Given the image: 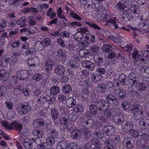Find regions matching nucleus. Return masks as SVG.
<instances>
[{
    "label": "nucleus",
    "instance_id": "obj_18",
    "mask_svg": "<svg viewBox=\"0 0 149 149\" xmlns=\"http://www.w3.org/2000/svg\"><path fill=\"white\" fill-rule=\"evenodd\" d=\"M10 77L9 73L6 72L4 69H2L0 70V80L3 81L7 80Z\"/></svg>",
    "mask_w": 149,
    "mask_h": 149
},
{
    "label": "nucleus",
    "instance_id": "obj_54",
    "mask_svg": "<svg viewBox=\"0 0 149 149\" xmlns=\"http://www.w3.org/2000/svg\"><path fill=\"white\" fill-rule=\"evenodd\" d=\"M77 146V145L76 143H71L66 147L65 149H76Z\"/></svg>",
    "mask_w": 149,
    "mask_h": 149
},
{
    "label": "nucleus",
    "instance_id": "obj_34",
    "mask_svg": "<svg viewBox=\"0 0 149 149\" xmlns=\"http://www.w3.org/2000/svg\"><path fill=\"white\" fill-rule=\"evenodd\" d=\"M112 47L108 44L104 45L102 48L103 51L106 53L109 52L112 50Z\"/></svg>",
    "mask_w": 149,
    "mask_h": 149
},
{
    "label": "nucleus",
    "instance_id": "obj_41",
    "mask_svg": "<svg viewBox=\"0 0 149 149\" xmlns=\"http://www.w3.org/2000/svg\"><path fill=\"white\" fill-rule=\"evenodd\" d=\"M83 36H84L82 35V34L78 31V32L74 35V37L77 40L81 42V40H82Z\"/></svg>",
    "mask_w": 149,
    "mask_h": 149
},
{
    "label": "nucleus",
    "instance_id": "obj_55",
    "mask_svg": "<svg viewBox=\"0 0 149 149\" xmlns=\"http://www.w3.org/2000/svg\"><path fill=\"white\" fill-rule=\"evenodd\" d=\"M31 12L35 13H36L37 12V10L33 8H26L24 10L23 12L24 13H26L28 12Z\"/></svg>",
    "mask_w": 149,
    "mask_h": 149
},
{
    "label": "nucleus",
    "instance_id": "obj_30",
    "mask_svg": "<svg viewBox=\"0 0 149 149\" xmlns=\"http://www.w3.org/2000/svg\"><path fill=\"white\" fill-rule=\"evenodd\" d=\"M60 91V88L56 86L52 87L50 89V92L51 93L53 94L54 95H52V97L54 96L56 97L55 95L58 94Z\"/></svg>",
    "mask_w": 149,
    "mask_h": 149
},
{
    "label": "nucleus",
    "instance_id": "obj_21",
    "mask_svg": "<svg viewBox=\"0 0 149 149\" xmlns=\"http://www.w3.org/2000/svg\"><path fill=\"white\" fill-rule=\"evenodd\" d=\"M76 103V101L74 98L72 97H70L66 99V104L67 107H71L74 106Z\"/></svg>",
    "mask_w": 149,
    "mask_h": 149
},
{
    "label": "nucleus",
    "instance_id": "obj_11",
    "mask_svg": "<svg viewBox=\"0 0 149 149\" xmlns=\"http://www.w3.org/2000/svg\"><path fill=\"white\" fill-rule=\"evenodd\" d=\"M115 140L117 141V143H114V142H113L111 139L107 140L105 143L106 148L107 149H112L110 148V146L114 148L117 144H118V142L120 143V139L118 136L116 137Z\"/></svg>",
    "mask_w": 149,
    "mask_h": 149
},
{
    "label": "nucleus",
    "instance_id": "obj_60",
    "mask_svg": "<svg viewBox=\"0 0 149 149\" xmlns=\"http://www.w3.org/2000/svg\"><path fill=\"white\" fill-rule=\"evenodd\" d=\"M23 0H8V2L10 4H15L18 5L20 3V1H22Z\"/></svg>",
    "mask_w": 149,
    "mask_h": 149
},
{
    "label": "nucleus",
    "instance_id": "obj_12",
    "mask_svg": "<svg viewBox=\"0 0 149 149\" xmlns=\"http://www.w3.org/2000/svg\"><path fill=\"white\" fill-rule=\"evenodd\" d=\"M125 127L127 130H129L130 134L134 137H136L138 135V133L137 131L132 130L133 125L131 122H129L125 125Z\"/></svg>",
    "mask_w": 149,
    "mask_h": 149
},
{
    "label": "nucleus",
    "instance_id": "obj_52",
    "mask_svg": "<svg viewBox=\"0 0 149 149\" xmlns=\"http://www.w3.org/2000/svg\"><path fill=\"white\" fill-rule=\"evenodd\" d=\"M51 114L54 119H56L58 116V111L55 109H52L51 111Z\"/></svg>",
    "mask_w": 149,
    "mask_h": 149
},
{
    "label": "nucleus",
    "instance_id": "obj_50",
    "mask_svg": "<svg viewBox=\"0 0 149 149\" xmlns=\"http://www.w3.org/2000/svg\"><path fill=\"white\" fill-rule=\"evenodd\" d=\"M91 50L93 54H97L99 52V47L97 45L92 46L91 48Z\"/></svg>",
    "mask_w": 149,
    "mask_h": 149
},
{
    "label": "nucleus",
    "instance_id": "obj_51",
    "mask_svg": "<svg viewBox=\"0 0 149 149\" xmlns=\"http://www.w3.org/2000/svg\"><path fill=\"white\" fill-rule=\"evenodd\" d=\"M42 75L40 74H36L33 76V80L36 81H38L41 79L42 78Z\"/></svg>",
    "mask_w": 149,
    "mask_h": 149
},
{
    "label": "nucleus",
    "instance_id": "obj_59",
    "mask_svg": "<svg viewBox=\"0 0 149 149\" xmlns=\"http://www.w3.org/2000/svg\"><path fill=\"white\" fill-rule=\"evenodd\" d=\"M35 19V17H29L28 21L30 25H35L36 24V22L34 21Z\"/></svg>",
    "mask_w": 149,
    "mask_h": 149
},
{
    "label": "nucleus",
    "instance_id": "obj_39",
    "mask_svg": "<svg viewBox=\"0 0 149 149\" xmlns=\"http://www.w3.org/2000/svg\"><path fill=\"white\" fill-rule=\"evenodd\" d=\"M93 58L96 66H98L101 65L102 63H103L102 58L98 57L97 55H95Z\"/></svg>",
    "mask_w": 149,
    "mask_h": 149
},
{
    "label": "nucleus",
    "instance_id": "obj_40",
    "mask_svg": "<svg viewBox=\"0 0 149 149\" xmlns=\"http://www.w3.org/2000/svg\"><path fill=\"white\" fill-rule=\"evenodd\" d=\"M125 77L126 76L124 74H121L118 77L119 82L122 85L125 86L126 84L125 81Z\"/></svg>",
    "mask_w": 149,
    "mask_h": 149
},
{
    "label": "nucleus",
    "instance_id": "obj_20",
    "mask_svg": "<svg viewBox=\"0 0 149 149\" xmlns=\"http://www.w3.org/2000/svg\"><path fill=\"white\" fill-rule=\"evenodd\" d=\"M91 79L94 82L98 81L102 78V76L95 73H92L91 74Z\"/></svg>",
    "mask_w": 149,
    "mask_h": 149
},
{
    "label": "nucleus",
    "instance_id": "obj_17",
    "mask_svg": "<svg viewBox=\"0 0 149 149\" xmlns=\"http://www.w3.org/2000/svg\"><path fill=\"white\" fill-rule=\"evenodd\" d=\"M32 140L29 138H26L24 139L23 146L25 149H30L32 148Z\"/></svg>",
    "mask_w": 149,
    "mask_h": 149
},
{
    "label": "nucleus",
    "instance_id": "obj_35",
    "mask_svg": "<svg viewBox=\"0 0 149 149\" xmlns=\"http://www.w3.org/2000/svg\"><path fill=\"white\" fill-rule=\"evenodd\" d=\"M84 108L81 104H78L74 109V111L76 113L81 112L83 111Z\"/></svg>",
    "mask_w": 149,
    "mask_h": 149
},
{
    "label": "nucleus",
    "instance_id": "obj_13",
    "mask_svg": "<svg viewBox=\"0 0 149 149\" xmlns=\"http://www.w3.org/2000/svg\"><path fill=\"white\" fill-rule=\"evenodd\" d=\"M106 100L112 106H116L118 104L117 100L113 95L111 94L108 95L107 96Z\"/></svg>",
    "mask_w": 149,
    "mask_h": 149
},
{
    "label": "nucleus",
    "instance_id": "obj_37",
    "mask_svg": "<svg viewBox=\"0 0 149 149\" xmlns=\"http://www.w3.org/2000/svg\"><path fill=\"white\" fill-rule=\"evenodd\" d=\"M33 133L34 136H37L38 137H42L44 134L42 131L36 129H34L33 130Z\"/></svg>",
    "mask_w": 149,
    "mask_h": 149
},
{
    "label": "nucleus",
    "instance_id": "obj_5",
    "mask_svg": "<svg viewBox=\"0 0 149 149\" xmlns=\"http://www.w3.org/2000/svg\"><path fill=\"white\" fill-rule=\"evenodd\" d=\"M95 38L94 36L90 34H85L83 36L82 40L80 42V46L81 47H86L89 45L90 43L95 41Z\"/></svg>",
    "mask_w": 149,
    "mask_h": 149
},
{
    "label": "nucleus",
    "instance_id": "obj_53",
    "mask_svg": "<svg viewBox=\"0 0 149 149\" xmlns=\"http://www.w3.org/2000/svg\"><path fill=\"white\" fill-rule=\"evenodd\" d=\"M106 87L104 85H100L97 88L98 91L101 92H104L105 91Z\"/></svg>",
    "mask_w": 149,
    "mask_h": 149
},
{
    "label": "nucleus",
    "instance_id": "obj_2",
    "mask_svg": "<svg viewBox=\"0 0 149 149\" xmlns=\"http://www.w3.org/2000/svg\"><path fill=\"white\" fill-rule=\"evenodd\" d=\"M131 2L129 1H127L124 3L121 1H119L117 4V7L119 10H122L123 15H119V18L121 21H129L132 17V15L129 11V8H127L131 5Z\"/></svg>",
    "mask_w": 149,
    "mask_h": 149
},
{
    "label": "nucleus",
    "instance_id": "obj_56",
    "mask_svg": "<svg viewBox=\"0 0 149 149\" xmlns=\"http://www.w3.org/2000/svg\"><path fill=\"white\" fill-rule=\"evenodd\" d=\"M51 40L48 38H45L42 41V43L44 46H48L50 44Z\"/></svg>",
    "mask_w": 149,
    "mask_h": 149
},
{
    "label": "nucleus",
    "instance_id": "obj_63",
    "mask_svg": "<svg viewBox=\"0 0 149 149\" xmlns=\"http://www.w3.org/2000/svg\"><path fill=\"white\" fill-rule=\"evenodd\" d=\"M25 106L22 105L21 108L18 109V113L19 114H22L25 113Z\"/></svg>",
    "mask_w": 149,
    "mask_h": 149
},
{
    "label": "nucleus",
    "instance_id": "obj_22",
    "mask_svg": "<svg viewBox=\"0 0 149 149\" xmlns=\"http://www.w3.org/2000/svg\"><path fill=\"white\" fill-rule=\"evenodd\" d=\"M53 67L52 61L51 60L47 61L45 66L46 72L48 73L52 71Z\"/></svg>",
    "mask_w": 149,
    "mask_h": 149
},
{
    "label": "nucleus",
    "instance_id": "obj_46",
    "mask_svg": "<svg viewBox=\"0 0 149 149\" xmlns=\"http://www.w3.org/2000/svg\"><path fill=\"white\" fill-rule=\"evenodd\" d=\"M127 26L128 27L133 31L132 33L133 36H137L140 33V31L139 29H137L135 28H134L131 26L130 25H128Z\"/></svg>",
    "mask_w": 149,
    "mask_h": 149
},
{
    "label": "nucleus",
    "instance_id": "obj_28",
    "mask_svg": "<svg viewBox=\"0 0 149 149\" xmlns=\"http://www.w3.org/2000/svg\"><path fill=\"white\" fill-rule=\"evenodd\" d=\"M131 139L128 137H126L124 139L123 144L126 148H130L132 147L130 142Z\"/></svg>",
    "mask_w": 149,
    "mask_h": 149
},
{
    "label": "nucleus",
    "instance_id": "obj_49",
    "mask_svg": "<svg viewBox=\"0 0 149 149\" xmlns=\"http://www.w3.org/2000/svg\"><path fill=\"white\" fill-rule=\"evenodd\" d=\"M141 70L142 72L143 71L146 74V77H149V67L148 66H143L141 69Z\"/></svg>",
    "mask_w": 149,
    "mask_h": 149
},
{
    "label": "nucleus",
    "instance_id": "obj_25",
    "mask_svg": "<svg viewBox=\"0 0 149 149\" xmlns=\"http://www.w3.org/2000/svg\"><path fill=\"white\" fill-rule=\"evenodd\" d=\"M138 75L133 72L131 73L129 75V77L130 79L129 82H130L131 84H132L134 81L137 82V80L138 79H139L138 77H137Z\"/></svg>",
    "mask_w": 149,
    "mask_h": 149
},
{
    "label": "nucleus",
    "instance_id": "obj_7",
    "mask_svg": "<svg viewBox=\"0 0 149 149\" xmlns=\"http://www.w3.org/2000/svg\"><path fill=\"white\" fill-rule=\"evenodd\" d=\"M77 116L76 114H69L68 116V120L66 118L63 117L60 119V121L61 124L65 125L68 129L69 128L68 125H71V121H75L77 119Z\"/></svg>",
    "mask_w": 149,
    "mask_h": 149
},
{
    "label": "nucleus",
    "instance_id": "obj_26",
    "mask_svg": "<svg viewBox=\"0 0 149 149\" xmlns=\"http://www.w3.org/2000/svg\"><path fill=\"white\" fill-rule=\"evenodd\" d=\"M44 124L43 120L42 118H38L35 120L33 123V125L35 127H41Z\"/></svg>",
    "mask_w": 149,
    "mask_h": 149
},
{
    "label": "nucleus",
    "instance_id": "obj_9",
    "mask_svg": "<svg viewBox=\"0 0 149 149\" xmlns=\"http://www.w3.org/2000/svg\"><path fill=\"white\" fill-rule=\"evenodd\" d=\"M32 71H25L21 72H18L16 73L17 81L18 80L24 79H25L28 75H31L33 74Z\"/></svg>",
    "mask_w": 149,
    "mask_h": 149
},
{
    "label": "nucleus",
    "instance_id": "obj_62",
    "mask_svg": "<svg viewBox=\"0 0 149 149\" xmlns=\"http://www.w3.org/2000/svg\"><path fill=\"white\" fill-rule=\"evenodd\" d=\"M2 60L3 61H4V62H3L2 63H0V65L1 66H4L7 65L9 63V58H6L5 57H3Z\"/></svg>",
    "mask_w": 149,
    "mask_h": 149
},
{
    "label": "nucleus",
    "instance_id": "obj_61",
    "mask_svg": "<svg viewBox=\"0 0 149 149\" xmlns=\"http://www.w3.org/2000/svg\"><path fill=\"white\" fill-rule=\"evenodd\" d=\"M95 137L96 138V140H97V139H102L103 136L104 134L103 133L101 132L97 133L95 135Z\"/></svg>",
    "mask_w": 149,
    "mask_h": 149
},
{
    "label": "nucleus",
    "instance_id": "obj_38",
    "mask_svg": "<svg viewBox=\"0 0 149 149\" xmlns=\"http://www.w3.org/2000/svg\"><path fill=\"white\" fill-rule=\"evenodd\" d=\"M88 54V50L86 49H81L79 52V54L81 57H86Z\"/></svg>",
    "mask_w": 149,
    "mask_h": 149
},
{
    "label": "nucleus",
    "instance_id": "obj_24",
    "mask_svg": "<svg viewBox=\"0 0 149 149\" xmlns=\"http://www.w3.org/2000/svg\"><path fill=\"white\" fill-rule=\"evenodd\" d=\"M103 131L106 133H109L110 135L113 134L115 130L114 128L112 126L109 125L105 126L103 129Z\"/></svg>",
    "mask_w": 149,
    "mask_h": 149
},
{
    "label": "nucleus",
    "instance_id": "obj_6",
    "mask_svg": "<svg viewBox=\"0 0 149 149\" xmlns=\"http://www.w3.org/2000/svg\"><path fill=\"white\" fill-rule=\"evenodd\" d=\"M0 114L1 115L3 116V115L2 114L1 112V111H0ZM1 122L4 127L8 130H11L15 128L19 131H20L22 128V125L17 122H14L11 124H10L8 123L6 121L2 122L0 119V123Z\"/></svg>",
    "mask_w": 149,
    "mask_h": 149
},
{
    "label": "nucleus",
    "instance_id": "obj_58",
    "mask_svg": "<svg viewBox=\"0 0 149 149\" xmlns=\"http://www.w3.org/2000/svg\"><path fill=\"white\" fill-rule=\"evenodd\" d=\"M122 105L123 109L126 110L129 109L130 107V104L129 102L125 101L122 103Z\"/></svg>",
    "mask_w": 149,
    "mask_h": 149
},
{
    "label": "nucleus",
    "instance_id": "obj_42",
    "mask_svg": "<svg viewBox=\"0 0 149 149\" xmlns=\"http://www.w3.org/2000/svg\"><path fill=\"white\" fill-rule=\"evenodd\" d=\"M62 91L65 94H68L71 92L72 89L70 85H66L63 88Z\"/></svg>",
    "mask_w": 149,
    "mask_h": 149
},
{
    "label": "nucleus",
    "instance_id": "obj_15",
    "mask_svg": "<svg viewBox=\"0 0 149 149\" xmlns=\"http://www.w3.org/2000/svg\"><path fill=\"white\" fill-rule=\"evenodd\" d=\"M82 65L83 67L86 68L91 71L93 70L95 68V65L93 63L89 61H83Z\"/></svg>",
    "mask_w": 149,
    "mask_h": 149
},
{
    "label": "nucleus",
    "instance_id": "obj_31",
    "mask_svg": "<svg viewBox=\"0 0 149 149\" xmlns=\"http://www.w3.org/2000/svg\"><path fill=\"white\" fill-rule=\"evenodd\" d=\"M72 138L77 139L79 138L80 137L81 132L77 130H74L71 133Z\"/></svg>",
    "mask_w": 149,
    "mask_h": 149
},
{
    "label": "nucleus",
    "instance_id": "obj_32",
    "mask_svg": "<svg viewBox=\"0 0 149 149\" xmlns=\"http://www.w3.org/2000/svg\"><path fill=\"white\" fill-rule=\"evenodd\" d=\"M89 92L88 91V89H84L83 91L82 92L80 93L79 95L78 96L79 98L80 99H81L82 100H83L84 99L86 100L87 99V97H85L83 94V93L85 95H88Z\"/></svg>",
    "mask_w": 149,
    "mask_h": 149
},
{
    "label": "nucleus",
    "instance_id": "obj_47",
    "mask_svg": "<svg viewBox=\"0 0 149 149\" xmlns=\"http://www.w3.org/2000/svg\"><path fill=\"white\" fill-rule=\"evenodd\" d=\"M57 54L58 56L61 58H64L66 56V52L63 50H58Z\"/></svg>",
    "mask_w": 149,
    "mask_h": 149
},
{
    "label": "nucleus",
    "instance_id": "obj_1",
    "mask_svg": "<svg viewBox=\"0 0 149 149\" xmlns=\"http://www.w3.org/2000/svg\"><path fill=\"white\" fill-rule=\"evenodd\" d=\"M99 11L101 12L100 13L103 17L101 19V21L103 23L107 25H110L112 24L116 29L122 28L127 31H129L128 29L125 28L124 27H120V24L116 18L110 16V13L106 10L104 7L99 8Z\"/></svg>",
    "mask_w": 149,
    "mask_h": 149
},
{
    "label": "nucleus",
    "instance_id": "obj_43",
    "mask_svg": "<svg viewBox=\"0 0 149 149\" xmlns=\"http://www.w3.org/2000/svg\"><path fill=\"white\" fill-rule=\"evenodd\" d=\"M67 145V143L65 141L59 142L57 146V149H64Z\"/></svg>",
    "mask_w": 149,
    "mask_h": 149
},
{
    "label": "nucleus",
    "instance_id": "obj_29",
    "mask_svg": "<svg viewBox=\"0 0 149 149\" xmlns=\"http://www.w3.org/2000/svg\"><path fill=\"white\" fill-rule=\"evenodd\" d=\"M55 71L57 75H61L64 73L65 69L62 65H58L55 68Z\"/></svg>",
    "mask_w": 149,
    "mask_h": 149
},
{
    "label": "nucleus",
    "instance_id": "obj_27",
    "mask_svg": "<svg viewBox=\"0 0 149 149\" xmlns=\"http://www.w3.org/2000/svg\"><path fill=\"white\" fill-rule=\"evenodd\" d=\"M130 7L131 11L134 13L138 14L140 12V8L139 6L137 5L132 4L129 6Z\"/></svg>",
    "mask_w": 149,
    "mask_h": 149
},
{
    "label": "nucleus",
    "instance_id": "obj_14",
    "mask_svg": "<svg viewBox=\"0 0 149 149\" xmlns=\"http://www.w3.org/2000/svg\"><path fill=\"white\" fill-rule=\"evenodd\" d=\"M137 82L134 81L132 84V86H134L138 90L141 91H144L146 88V85L144 83H141L139 82V80L137 78Z\"/></svg>",
    "mask_w": 149,
    "mask_h": 149
},
{
    "label": "nucleus",
    "instance_id": "obj_33",
    "mask_svg": "<svg viewBox=\"0 0 149 149\" xmlns=\"http://www.w3.org/2000/svg\"><path fill=\"white\" fill-rule=\"evenodd\" d=\"M57 14L58 18L63 19H64V24L65 23L66 20L65 17L63 13V11L61 7H59L57 10Z\"/></svg>",
    "mask_w": 149,
    "mask_h": 149
},
{
    "label": "nucleus",
    "instance_id": "obj_16",
    "mask_svg": "<svg viewBox=\"0 0 149 149\" xmlns=\"http://www.w3.org/2000/svg\"><path fill=\"white\" fill-rule=\"evenodd\" d=\"M142 107L141 105H137L136 107L132 110V112L134 114V118L136 119V117L139 116L140 115H142L143 112L142 111Z\"/></svg>",
    "mask_w": 149,
    "mask_h": 149
},
{
    "label": "nucleus",
    "instance_id": "obj_48",
    "mask_svg": "<svg viewBox=\"0 0 149 149\" xmlns=\"http://www.w3.org/2000/svg\"><path fill=\"white\" fill-rule=\"evenodd\" d=\"M48 133L51 136V137L56 138L58 137V133L54 129H51L48 132Z\"/></svg>",
    "mask_w": 149,
    "mask_h": 149
},
{
    "label": "nucleus",
    "instance_id": "obj_64",
    "mask_svg": "<svg viewBox=\"0 0 149 149\" xmlns=\"http://www.w3.org/2000/svg\"><path fill=\"white\" fill-rule=\"evenodd\" d=\"M70 15L74 19L79 20L81 19V18L74 12H71L70 13Z\"/></svg>",
    "mask_w": 149,
    "mask_h": 149
},
{
    "label": "nucleus",
    "instance_id": "obj_3",
    "mask_svg": "<svg viewBox=\"0 0 149 149\" xmlns=\"http://www.w3.org/2000/svg\"><path fill=\"white\" fill-rule=\"evenodd\" d=\"M105 101L104 100L99 101L97 104V106L95 105H91L90 107V109L91 112L93 114H95L97 111V107L98 109L100 111H104L105 114L106 115L107 117L110 118L111 115H112V113H111L110 110L107 109V106L105 105Z\"/></svg>",
    "mask_w": 149,
    "mask_h": 149
},
{
    "label": "nucleus",
    "instance_id": "obj_8",
    "mask_svg": "<svg viewBox=\"0 0 149 149\" xmlns=\"http://www.w3.org/2000/svg\"><path fill=\"white\" fill-rule=\"evenodd\" d=\"M56 100V97H51V95H47L46 97L43 95L41 96L40 98L38 100V102L40 104L43 103L45 101H47L49 104L54 103Z\"/></svg>",
    "mask_w": 149,
    "mask_h": 149
},
{
    "label": "nucleus",
    "instance_id": "obj_10",
    "mask_svg": "<svg viewBox=\"0 0 149 149\" xmlns=\"http://www.w3.org/2000/svg\"><path fill=\"white\" fill-rule=\"evenodd\" d=\"M29 65L32 68L36 67L40 63L39 57H34L29 58L28 61Z\"/></svg>",
    "mask_w": 149,
    "mask_h": 149
},
{
    "label": "nucleus",
    "instance_id": "obj_19",
    "mask_svg": "<svg viewBox=\"0 0 149 149\" xmlns=\"http://www.w3.org/2000/svg\"><path fill=\"white\" fill-rule=\"evenodd\" d=\"M114 93L116 97L120 99H122L125 97L126 95L125 92L119 89L116 90Z\"/></svg>",
    "mask_w": 149,
    "mask_h": 149
},
{
    "label": "nucleus",
    "instance_id": "obj_4",
    "mask_svg": "<svg viewBox=\"0 0 149 149\" xmlns=\"http://www.w3.org/2000/svg\"><path fill=\"white\" fill-rule=\"evenodd\" d=\"M142 56H141V53H139L137 50H134L132 54V58L134 61H137L140 60L141 62L146 63L145 60L149 58V52L148 50L145 51L142 53Z\"/></svg>",
    "mask_w": 149,
    "mask_h": 149
},
{
    "label": "nucleus",
    "instance_id": "obj_36",
    "mask_svg": "<svg viewBox=\"0 0 149 149\" xmlns=\"http://www.w3.org/2000/svg\"><path fill=\"white\" fill-rule=\"evenodd\" d=\"M91 143L95 146L93 149H100L101 146V143L98 141L96 140L95 139H93L91 141Z\"/></svg>",
    "mask_w": 149,
    "mask_h": 149
},
{
    "label": "nucleus",
    "instance_id": "obj_44",
    "mask_svg": "<svg viewBox=\"0 0 149 149\" xmlns=\"http://www.w3.org/2000/svg\"><path fill=\"white\" fill-rule=\"evenodd\" d=\"M26 21L25 17H22L20 18L18 20L17 23L21 26H24L26 25Z\"/></svg>",
    "mask_w": 149,
    "mask_h": 149
},
{
    "label": "nucleus",
    "instance_id": "obj_23",
    "mask_svg": "<svg viewBox=\"0 0 149 149\" xmlns=\"http://www.w3.org/2000/svg\"><path fill=\"white\" fill-rule=\"evenodd\" d=\"M110 39L115 43H120L123 41V38L120 35H118L115 37L111 36Z\"/></svg>",
    "mask_w": 149,
    "mask_h": 149
},
{
    "label": "nucleus",
    "instance_id": "obj_45",
    "mask_svg": "<svg viewBox=\"0 0 149 149\" xmlns=\"http://www.w3.org/2000/svg\"><path fill=\"white\" fill-rule=\"evenodd\" d=\"M55 139L52 137H49L46 139V142L49 145L53 146L55 143Z\"/></svg>",
    "mask_w": 149,
    "mask_h": 149
},
{
    "label": "nucleus",
    "instance_id": "obj_57",
    "mask_svg": "<svg viewBox=\"0 0 149 149\" xmlns=\"http://www.w3.org/2000/svg\"><path fill=\"white\" fill-rule=\"evenodd\" d=\"M86 23L91 28H92L97 30H99L100 29V27L95 24L88 22H86Z\"/></svg>",
    "mask_w": 149,
    "mask_h": 149
}]
</instances>
